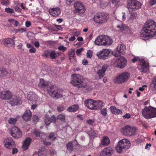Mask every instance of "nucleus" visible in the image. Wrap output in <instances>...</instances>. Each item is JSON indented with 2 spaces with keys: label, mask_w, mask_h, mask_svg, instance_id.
Wrapping results in <instances>:
<instances>
[{
  "label": "nucleus",
  "mask_w": 156,
  "mask_h": 156,
  "mask_svg": "<svg viewBox=\"0 0 156 156\" xmlns=\"http://www.w3.org/2000/svg\"><path fill=\"white\" fill-rule=\"evenodd\" d=\"M156 36V23L152 20L147 21L140 32L141 37H152Z\"/></svg>",
  "instance_id": "obj_1"
},
{
  "label": "nucleus",
  "mask_w": 156,
  "mask_h": 156,
  "mask_svg": "<svg viewBox=\"0 0 156 156\" xmlns=\"http://www.w3.org/2000/svg\"><path fill=\"white\" fill-rule=\"evenodd\" d=\"M70 83L78 89L86 87L87 85L85 79L82 76L77 74L72 75Z\"/></svg>",
  "instance_id": "obj_2"
},
{
  "label": "nucleus",
  "mask_w": 156,
  "mask_h": 156,
  "mask_svg": "<svg viewBox=\"0 0 156 156\" xmlns=\"http://www.w3.org/2000/svg\"><path fill=\"white\" fill-rule=\"evenodd\" d=\"M112 42V40L109 36L101 35L96 38L94 43L97 45L108 46L111 45Z\"/></svg>",
  "instance_id": "obj_3"
},
{
  "label": "nucleus",
  "mask_w": 156,
  "mask_h": 156,
  "mask_svg": "<svg viewBox=\"0 0 156 156\" xmlns=\"http://www.w3.org/2000/svg\"><path fill=\"white\" fill-rule=\"evenodd\" d=\"M65 116L62 114H59L57 116V118L54 115H52L50 117L48 115L46 114L45 115V123L47 126H48L51 123H56L57 120H60L62 122H65Z\"/></svg>",
  "instance_id": "obj_4"
},
{
  "label": "nucleus",
  "mask_w": 156,
  "mask_h": 156,
  "mask_svg": "<svg viewBox=\"0 0 156 156\" xmlns=\"http://www.w3.org/2000/svg\"><path fill=\"white\" fill-rule=\"evenodd\" d=\"M143 116L146 119H149L156 117V108L151 106L145 107L142 111Z\"/></svg>",
  "instance_id": "obj_5"
},
{
  "label": "nucleus",
  "mask_w": 156,
  "mask_h": 156,
  "mask_svg": "<svg viewBox=\"0 0 156 156\" xmlns=\"http://www.w3.org/2000/svg\"><path fill=\"white\" fill-rule=\"evenodd\" d=\"M109 18V16L108 14L102 12L95 15L93 20L96 23L102 24L107 22Z\"/></svg>",
  "instance_id": "obj_6"
},
{
  "label": "nucleus",
  "mask_w": 156,
  "mask_h": 156,
  "mask_svg": "<svg viewBox=\"0 0 156 156\" xmlns=\"http://www.w3.org/2000/svg\"><path fill=\"white\" fill-rule=\"evenodd\" d=\"M139 61V62L137 65V67L140 71L142 72L146 73L148 71L149 66V63L146 61L144 59L138 58H134L132 60L133 63L137 61Z\"/></svg>",
  "instance_id": "obj_7"
},
{
  "label": "nucleus",
  "mask_w": 156,
  "mask_h": 156,
  "mask_svg": "<svg viewBox=\"0 0 156 156\" xmlns=\"http://www.w3.org/2000/svg\"><path fill=\"white\" fill-rule=\"evenodd\" d=\"M131 145L130 141L127 139H123L119 141L116 147L118 152L121 153L123 150L128 149Z\"/></svg>",
  "instance_id": "obj_8"
},
{
  "label": "nucleus",
  "mask_w": 156,
  "mask_h": 156,
  "mask_svg": "<svg viewBox=\"0 0 156 156\" xmlns=\"http://www.w3.org/2000/svg\"><path fill=\"white\" fill-rule=\"evenodd\" d=\"M130 74L127 72L122 73L114 79V82L121 83L126 81L129 78Z\"/></svg>",
  "instance_id": "obj_9"
},
{
  "label": "nucleus",
  "mask_w": 156,
  "mask_h": 156,
  "mask_svg": "<svg viewBox=\"0 0 156 156\" xmlns=\"http://www.w3.org/2000/svg\"><path fill=\"white\" fill-rule=\"evenodd\" d=\"M48 94L52 97L58 98L62 97V95L58 91V87L54 86H51L48 90Z\"/></svg>",
  "instance_id": "obj_10"
},
{
  "label": "nucleus",
  "mask_w": 156,
  "mask_h": 156,
  "mask_svg": "<svg viewBox=\"0 0 156 156\" xmlns=\"http://www.w3.org/2000/svg\"><path fill=\"white\" fill-rule=\"evenodd\" d=\"M141 6V3L136 0H129L127 6L129 10L136 11L140 8Z\"/></svg>",
  "instance_id": "obj_11"
},
{
  "label": "nucleus",
  "mask_w": 156,
  "mask_h": 156,
  "mask_svg": "<svg viewBox=\"0 0 156 156\" xmlns=\"http://www.w3.org/2000/svg\"><path fill=\"white\" fill-rule=\"evenodd\" d=\"M73 6L75 9V13H83L85 11V7L80 1H76L75 2Z\"/></svg>",
  "instance_id": "obj_12"
},
{
  "label": "nucleus",
  "mask_w": 156,
  "mask_h": 156,
  "mask_svg": "<svg viewBox=\"0 0 156 156\" xmlns=\"http://www.w3.org/2000/svg\"><path fill=\"white\" fill-rule=\"evenodd\" d=\"M127 64V60L125 58L121 56L117 58L115 62L116 66L121 69L124 68Z\"/></svg>",
  "instance_id": "obj_13"
},
{
  "label": "nucleus",
  "mask_w": 156,
  "mask_h": 156,
  "mask_svg": "<svg viewBox=\"0 0 156 156\" xmlns=\"http://www.w3.org/2000/svg\"><path fill=\"white\" fill-rule=\"evenodd\" d=\"M110 52V51L108 49H104L98 52L96 55L99 58L105 59L108 58Z\"/></svg>",
  "instance_id": "obj_14"
},
{
  "label": "nucleus",
  "mask_w": 156,
  "mask_h": 156,
  "mask_svg": "<svg viewBox=\"0 0 156 156\" xmlns=\"http://www.w3.org/2000/svg\"><path fill=\"white\" fill-rule=\"evenodd\" d=\"M125 49V47L123 45H119L117 48L112 52V54L115 57L119 56L121 54H123Z\"/></svg>",
  "instance_id": "obj_15"
},
{
  "label": "nucleus",
  "mask_w": 156,
  "mask_h": 156,
  "mask_svg": "<svg viewBox=\"0 0 156 156\" xmlns=\"http://www.w3.org/2000/svg\"><path fill=\"white\" fill-rule=\"evenodd\" d=\"M5 147L8 149L12 148L15 145V142L10 137H7L3 141Z\"/></svg>",
  "instance_id": "obj_16"
},
{
  "label": "nucleus",
  "mask_w": 156,
  "mask_h": 156,
  "mask_svg": "<svg viewBox=\"0 0 156 156\" xmlns=\"http://www.w3.org/2000/svg\"><path fill=\"white\" fill-rule=\"evenodd\" d=\"M11 135L15 138H20L22 136V133L18 127H12L10 133Z\"/></svg>",
  "instance_id": "obj_17"
},
{
  "label": "nucleus",
  "mask_w": 156,
  "mask_h": 156,
  "mask_svg": "<svg viewBox=\"0 0 156 156\" xmlns=\"http://www.w3.org/2000/svg\"><path fill=\"white\" fill-rule=\"evenodd\" d=\"M114 152V149L111 147H108L105 148L101 152L100 156H110Z\"/></svg>",
  "instance_id": "obj_18"
},
{
  "label": "nucleus",
  "mask_w": 156,
  "mask_h": 156,
  "mask_svg": "<svg viewBox=\"0 0 156 156\" xmlns=\"http://www.w3.org/2000/svg\"><path fill=\"white\" fill-rule=\"evenodd\" d=\"M12 93L9 90H6L1 91L0 97L3 100H9L12 97Z\"/></svg>",
  "instance_id": "obj_19"
},
{
  "label": "nucleus",
  "mask_w": 156,
  "mask_h": 156,
  "mask_svg": "<svg viewBox=\"0 0 156 156\" xmlns=\"http://www.w3.org/2000/svg\"><path fill=\"white\" fill-rule=\"evenodd\" d=\"M84 104L89 109L95 110V101L91 99H87L85 101Z\"/></svg>",
  "instance_id": "obj_20"
},
{
  "label": "nucleus",
  "mask_w": 156,
  "mask_h": 156,
  "mask_svg": "<svg viewBox=\"0 0 156 156\" xmlns=\"http://www.w3.org/2000/svg\"><path fill=\"white\" fill-rule=\"evenodd\" d=\"M38 87L42 90H45L48 89V87L49 85L48 82L47 81H45L42 78L40 79V82L38 85Z\"/></svg>",
  "instance_id": "obj_21"
},
{
  "label": "nucleus",
  "mask_w": 156,
  "mask_h": 156,
  "mask_svg": "<svg viewBox=\"0 0 156 156\" xmlns=\"http://www.w3.org/2000/svg\"><path fill=\"white\" fill-rule=\"evenodd\" d=\"M9 103L12 106L17 105L19 104H20L21 100L19 98L15 95H13L10 99Z\"/></svg>",
  "instance_id": "obj_22"
},
{
  "label": "nucleus",
  "mask_w": 156,
  "mask_h": 156,
  "mask_svg": "<svg viewBox=\"0 0 156 156\" xmlns=\"http://www.w3.org/2000/svg\"><path fill=\"white\" fill-rule=\"evenodd\" d=\"M119 23L116 26L118 30L124 33L127 31L129 30L128 27L121 22Z\"/></svg>",
  "instance_id": "obj_23"
},
{
  "label": "nucleus",
  "mask_w": 156,
  "mask_h": 156,
  "mask_svg": "<svg viewBox=\"0 0 156 156\" xmlns=\"http://www.w3.org/2000/svg\"><path fill=\"white\" fill-rule=\"evenodd\" d=\"M108 68V65L107 64L104 65L101 69L98 70L97 72L99 79H101L105 76V72Z\"/></svg>",
  "instance_id": "obj_24"
},
{
  "label": "nucleus",
  "mask_w": 156,
  "mask_h": 156,
  "mask_svg": "<svg viewBox=\"0 0 156 156\" xmlns=\"http://www.w3.org/2000/svg\"><path fill=\"white\" fill-rule=\"evenodd\" d=\"M75 51L73 49L69 50L68 52V57L70 62L73 63L76 62L77 61L75 56Z\"/></svg>",
  "instance_id": "obj_25"
},
{
  "label": "nucleus",
  "mask_w": 156,
  "mask_h": 156,
  "mask_svg": "<svg viewBox=\"0 0 156 156\" xmlns=\"http://www.w3.org/2000/svg\"><path fill=\"white\" fill-rule=\"evenodd\" d=\"M27 98L31 103H35L37 101V96L33 92H30L27 95Z\"/></svg>",
  "instance_id": "obj_26"
},
{
  "label": "nucleus",
  "mask_w": 156,
  "mask_h": 156,
  "mask_svg": "<svg viewBox=\"0 0 156 156\" xmlns=\"http://www.w3.org/2000/svg\"><path fill=\"white\" fill-rule=\"evenodd\" d=\"M50 14L54 17H56L58 16L60 13V9L58 8H53L49 9Z\"/></svg>",
  "instance_id": "obj_27"
},
{
  "label": "nucleus",
  "mask_w": 156,
  "mask_h": 156,
  "mask_svg": "<svg viewBox=\"0 0 156 156\" xmlns=\"http://www.w3.org/2000/svg\"><path fill=\"white\" fill-rule=\"evenodd\" d=\"M110 142V140L109 138L107 136L103 137L101 140L100 146L101 147L106 146L108 145Z\"/></svg>",
  "instance_id": "obj_28"
},
{
  "label": "nucleus",
  "mask_w": 156,
  "mask_h": 156,
  "mask_svg": "<svg viewBox=\"0 0 156 156\" xmlns=\"http://www.w3.org/2000/svg\"><path fill=\"white\" fill-rule=\"evenodd\" d=\"M31 141V139L30 137H27L24 141L22 145L23 149L26 151L28 148Z\"/></svg>",
  "instance_id": "obj_29"
},
{
  "label": "nucleus",
  "mask_w": 156,
  "mask_h": 156,
  "mask_svg": "<svg viewBox=\"0 0 156 156\" xmlns=\"http://www.w3.org/2000/svg\"><path fill=\"white\" fill-rule=\"evenodd\" d=\"M110 110L111 112L115 115H121L122 113V111L121 110L117 108L115 106H111L110 107Z\"/></svg>",
  "instance_id": "obj_30"
},
{
  "label": "nucleus",
  "mask_w": 156,
  "mask_h": 156,
  "mask_svg": "<svg viewBox=\"0 0 156 156\" xmlns=\"http://www.w3.org/2000/svg\"><path fill=\"white\" fill-rule=\"evenodd\" d=\"M22 117L26 121H29L31 117V113L29 110H27L23 115Z\"/></svg>",
  "instance_id": "obj_31"
},
{
  "label": "nucleus",
  "mask_w": 156,
  "mask_h": 156,
  "mask_svg": "<svg viewBox=\"0 0 156 156\" xmlns=\"http://www.w3.org/2000/svg\"><path fill=\"white\" fill-rule=\"evenodd\" d=\"M3 42L4 44L6 46H10L14 44V41L9 38L4 39Z\"/></svg>",
  "instance_id": "obj_32"
},
{
  "label": "nucleus",
  "mask_w": 156,
  "mask_h": 156,
  "mask_svg": "<svg viewBox=\"0 0 156 156\" xmlns=\"http://www.w3.org/2000/svg\"><path fill=\"white\" fill-rule=\"evenodd\" d=\"M79 109V105H74L69 107L67 109V111L69 112H75Z\"/></svg>",
  "instance_id": "obj_33"
},
{
  "label": "nucleus",
  "mask_w": 156,
  "mask_h": 156,
  "mask_svg": "<svg viewBox=\"0 0 156 156\" xmlns=\"http://www.w3.org/2000/svg\"><path fill=\"white\" fill-rule=\"evenodd\" d=\"M135 128V127H123L121 129V131L123 133V134L127 136H131L130 133L129 131V128Z\"/></svg>",
  "instance_id": "obj_34"
},
{
  "label": "nucleus",
  "mask_w": 156,
  "mask_h": 156,
  "mask_svg": "<svg viewBox=\"0 0 156 156\" xmlns=\"http://www.w3.org/2000/svg\"><path fill=\"white\" fill-rule=\"evenodd\" d=\"M8 73V72L6 68L3 67L0 68V78L5 77Z\"/></svg>",
  "instance_id": "obj_35"
},
{
  "label": "nucleus",
  "mask_w": 156,
  "mask_h": 156,
  "mask_svg": "<svg viewBox=\"0 0 156 156\" xmlns=\"http://www.w3.org/2000/svg\"><path fill=\"white\" fill-rule=\"evenodd\" d=\"M95 110L101 109L104 106V104L101 101H95Z\"/></svg>",
  "instance_id": "obj_36"
},
{
  "label": "nucleus",
  "mask_w": 156,
  "mask_h": 156,
  "mask_svg": "<svg viewBox=\"0 0 156 156\" xmlns=\"http://www.w3.org/2000/svg\"><path fill=\"white\" fill-rule=\"evenodd\" d=\"M33 133L36 136H39L41 137V138L42 139H44L45 138V134L43 133H41L39 131L35 129H34L33 132Z\"/></svg>",
  "instance_id": "obj_37"
},
{
  "label": "nucleus",
  "mask_w": 156,
  "mask_h": 156,
  "mask_svg": "<svg viewBox=\"0 0 156 156\" xmlns=\"http://www.w3.org/2000/svg\"><path fill=\"white\" fill-rule=\"evenodd\" d=\"M75 142L77 143L76 140H75L73 142H69L66 144V147L68 151L71 152L73 151V142Z\"/></svg>",
  "instance_id": "obj_38"
},
{
  "label": "nucleus",
  "mask_w": 156,
  "mask_h": 156,
  "mask_svg": "<svg viewBox=\"0 0 156 156\" xmlns=\"http://www.w3.org/2000/svg\"><path fill=\"white\" fill-rule=\"evenodd\" d=\"M59 55V53H56L55 51H51V52L50 53V57L51 59H55Z\"/></svg>",
  "instance_id": "obj_39"
},
{
  "label": "nucleus",
  "mask_w": 156,
  "mask_h": 156,
  "mask_svg": "<svg viewBox=\"0 0 156 156\" xmlns=\"http://www.w3.org/2000/svg\"><path fill=\"white\" fill-rule=\"evenodd\" d=\"M151 86L153 88V90H156V77L153 78Z\"/></svg>",
  "instance_id": "obj_40"
},
{
  "label": "nucleus",
  "mask_w": 156,
  "mask_h": 156,
  "mask_svg": "<svg viewBox=\"0 0 156 156\" xmlns=\"http://www.w3.org/2000/svg\"><path fill=\"white\" fill-rule=\"evenodd\" d=\"M17 121V118H10L8 120V123L11 125H15Z\"/></svg>",
  "instance_id": "obj_41"
},
{
  "label": "nucleus",
  "mask_w": 156,
  "mask_h": 156,
  "mask_svg": "<svg viewBox=\"0 0 156 156\" xmlns=\"http://www.w3.org/2000/svg\"><path fill=\"white\" fill-rule=\"evenodd\" d=\"M5 10L7 13L10 14L13 13L14 12L13 9L9 7L5 8Z\"/></svg>",
  "instance_id": "obj_42"
},
{
  "label": "nucleus",
  "mask_w": 156,
  "mask_h": 156,
  "mask_svg": "<svg viewBox=\"0 0 156 156\" xmlns=\"http://www.w3.org/2000/svg\"><path fill=\"white\" fill-rule=\"evenodd\" d=\"M89 129H88L87 132L90 135L92 136H94L96 133L95 131L93 130L91 127H88Z\"/></svg>",
  "instance_id": "obj_43"
},
{
  "label": "nucleus",
  "mask_w": 156,
  "mask_h": 156,
  "mask_svg": "<svg viewBox=\"0 0 156 156\" xmlns=\"http://www.w3.org/2000/svg\"><path fill=\"white\" fill-rule=\"evenodd\" d=\"M107 110L106 108H104L101 110V113L103 116H105L107 114Z\"/></svg>",
  "instance_id": "obj_44"
},
{
  "label": "nucleus",
  "mask_w": 156,
  "mask_h": 156,
  "mask_svg": "<svg viewBox=\"0 0 156 156\" xmlns=\"http://www.w3.org/2000/svg\"><path fill=\"white\" fill-rule=\"evenodd\" d=\"M136 130V127H135V128H129V132H130V133H132L131 134V136L135 134Z\"/></svg>",
  "instance_id": "obj_45"
},
{
  "label": "nucleus",
  "mask_w": 156,
  "mask_h": 156,
  "mask_svg": "<svg viewBox=\"0 0 156 156\" xmlns=\"http://www.w3.org/2000/svg\"><path fill=\"white\" fill-rule=\"evenodd\" d=\"M51 52V51L47 50L46 51H45L42 55L43 56H45L46 58H48L49 57H50V53Z\"/></svg>",
  "instance_id": "obj_46"
},
{
  "label": "nucleus",
  "mask_w": 156,
  "mask_h": 156,
  "mask_svg": "<svg viewBox=\"0 0 156 156\" xmlns=\"http://www.w3.org/2000/svg\"><path fill=\"white\" fill-rule=\"evenodd\" d=\"M92 51L90 50H88L87 53V57L89 58H91L92 56Z\"/></svg>",
  "instance_id": "obj_47"
},
{
  "label": "nucleus",
  "mask_w": 156,
  "mask_h": 156,
  "mask_svg": "<svg viewBox=\"0 0 156 156\" xmlns=\"http://www.w3.org/2000/svg\"><path fill=\"white\" fill-rule=\"evenodd\" d=\"M33 120L34 123L36 124L39 121V118L36 115H34L33 117Z\"/></svg>",
  "instance_id": "obj_48"
},
{
  "label": "nucleus",
  "mask_w": 156,
  "mask_h": 156,
  "mask_svg": "<svg viewBox=\"0 0 156 156\" xmlns=\"http://www.w3.org/2000/svg\"><path fill=\"white\" fill-rule=\"evenodd\" d=\"M58 48L59 51H62L63 52H64L67 50L66 47H64L63 45L59 46Z\"/></svg>",
  "instance_id": "obj_49"
},
{
  "label": "nucleus",
  "mask_w": 156,
  "mask_h": 156,
  "mask_svg": "<svg viewBox=\"0 0 156 156\" xmlns=\"http://www.w3.org/2000/svg\"><path fill=\"white\" fill-rule=\"evenodd\" d=\"M1 3L3 5L6 6L9 5V0H2L1 1Z\"/></svg>",
  "instance_id": "obj_50"
},
{
  "label": "nucleus",
  "mask_w": 156,
  "mask_h": 156,
  "mask_svg": "<svg viewBox=\"0 0 156 156\" xmlns=\"http://www.w3.org/2000/svg\"><path fill=\"white\" fill-rule=\"evenodd\" d=\"M83 48H81L76 50V52L78 56H80L81 54V52L83 50Z\"/></svg>",
  "instance_id": "obj_51"
},
{
  "label": "nucleus",
  "mask_w": 156,
  "mask_h": 156,
  "mask_svg": "<svg viewBox=\"0 0 156 156\" xmlns=\"http://www.w3.org/2000/svg\"><path fill=\"white\" fill-rule=\"evenodd\" d=\"M36 49L33 46L30 49L29 52L30 53H34L36 52Z\"/></svg>",
  "instance_id": "obj_52"
},
{
  "label": "nucleus",
  "mask_w": 156,
  "mask_h": 156,
  "mask_svg": "<svg viewBox=\"0 0 156 156\" xmlns=\"http://www.w3.org/2000/svg\"><path fill=\"white\" fill-rule=\"evenodd\" d=\"M64 109V108L63 106H61L57 107L58 111L59 112L62 111Z\"/></svg>",
  "instance_id": "obj_53"
},
{
  "label": "nucleus",
  "mask_w": 156,
  "mask_h": 156,
  "mask_svg": "<svg viewBox=\"0 0 156 156\" xmlns=\"http://www.w3.org/2000/svg\"><path fill=\"white\" fill-rule=\"evenodd\" d=\"M130 115L129 113H127L125 115H123L122 117L124 119H129L130 118Z\"/></svg>",
  "instance_id": "obj_54"
},
{
  "label": "nucleus",
  "mask_w": 156,
  "mask_h": 156,
  "mask_svg": "<svg viewBox=\"0 0 156 156\" xmlns=\"http://www.w3.org/2000/svg\"><path fill=\"white\" fill-rule=\"evenodd\" d=\"M34 45L36 48H38L40 46V43L38 41H36L34 43Z\"/></svg>",
  "instance_id": "obj_55"
},
{
  "label": "nucleus",
  "mask_w": 156,
  "mask_h": 156,
  "mask_svg": "<svg viewBox=\"0 0 156 156\" xmlns=\"http://www.w3.org/2000/svg\"><path fill=\"white\" fill-rule=\"evenodd\" d=\"M18 152V149L16 148H13L12 150V154H14Z\"/></svg>",
  "instance_id": "obj_56"
},
{
  "label": "nucleus",
  "mask_w": 156,
  "mask_h": 156,
  "mask_svg": "<svg viewBox=\"0 0 156 156\" xmlns=\"http://www.w3.org/2000/svg\"><path fill=\"white\" fill-rule=\"evenodd\" d=\"M55 27L58 30H62V27L61 25H55Z\"/></svg>",
  "instance_id": "obj_57"
},
{
  "label": "nucleus",
  "mask_w": 156,
  "mask_h": 156,
  "mask_svg": "<svg viewBox=\"0 0 156 156\" xmlns=\"http://www.w3.org/2000/svg\"><path fill=\"white\" fill-rule=\"evenodd\" d=\"M43 143L44 145L48 146H50L51 144V142H48L46 140H44Z\"/></svg>",
  "instance_id": "obj_58"
},
{
  "label": "nucleus",
  "mask_w": 156,
  "mask_h": 156,
  "mask_svg": "<svg viewBox=\"0 0 156 156\" xmlns=\"http://www.w3.org/2000/svg\"><path fill=\"white\" fill-rule=\"evenodd\" d=\"M15 10L16 11L18 12H20L21 11V10L20 9V8L18 6H16L15 7Z\"/></svg>",
  "instance_id": "obj_59"
},
{
  "label": "nucleus",
  "mask_w": 156,
  "mask_h": 156,
  "mask_svg": "<svg viewBox=\"0 0 156 156\" xmlns=\"http://www.w3.org/2000/svg\"><path fill=\"white\" fill-rule=\"evenodd\" d=\"M88 62L87 60L84 59L82 61V63L83 65L86 66L87 65L88 63Z\"/></svg>",
  "instance_id": "obj_60"
},
{
  "label": "nucleus",
  "mask_w": 156,
  "mask_h": 156,
  "mask_svg": "<svg viewBox=\"0 0 156 156\" xmlns=\"http://www.w3.org/2000/svg\"><path fill=\"white\" fill-rule=\"evenodd\" d=\"M156 3V0H151L150 2V4L151 5H153Z\"/></svg>",
  "instance_id": "obj_61"
},
{
  "label": "nucleus",
  "mask_w": 156,
  "mask_h": 156,
  "mask_svg": "<svg viewBox=\"0 0 156 156\" xmlns=\"http://www.w3.org/2000/svg\"><path fill=\"white\" fill-rule=\"evenodd\" d=\"M15 24H14V26L17 27L20 25V23L19 22L17 21H15Z\"/></svg>",
  "instance_id": "obj_62"
},
{
  "label": "nucleus",
  "mask_w": 156,
  "mask_h": 156,
  "mask_svg": "<svg viewBox=\"0 0 156 156\" xmlns=\"http://www.w3.org/2000/svg\"><path fill=\"white\" fill-rule=\"evenodd\" d=\"M137 14L136 12H133L131 13V17L133 19L136 17Z\"/></svg>",
  "instance_id": "obj_63"
},
{
  "label": "nucleus",
  "mask_w": 156,
  "mask_h": 156,
  "mask_svg": "<svg viewBox=\"0 0 156 156\" xmlns=\"http://www.w3.org/2000/svg\"><path fill=\"white\" fill-rule=\"evenodd\" d=\"M55 136V133H51L48 136V137L49 139H51L54 137Z\"/></svg>",
  "instance_id": "obj_64"
}]
</instances>
